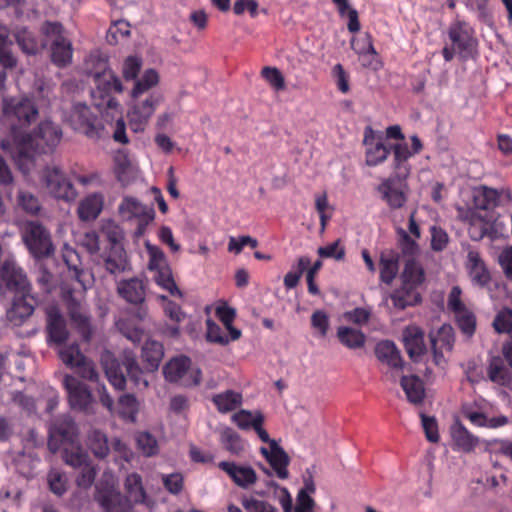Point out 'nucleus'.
<instances>
[{
	"instance_id": "20e7f679",
	"label": "nucleus",
	"mask_w": 512,
	"mask_h": 512,
	"mask_svg": "<svg viewBox=\"0 0 512 512\" xmlns=\"http://www.w3.org/2000/svg\"><path fill=\"white\" fill-rule=\"evenodd\" d=\"M92 78L94 88L91 90V98L94 106L105 109H116L118 101L113 97L123 91L121 80L115 75L105 59H97L95 67L88 71Z\"/></svg>"
},
{
	"instance_id": "423d86ee",
	"label": "nucleus",
	"mask_w": 512,
	"mask_h": 512,
	"mask_svg": "<svg viewBox=\"0 0 512 512\" xmlns=\"http://www.w3.org/2000/svg\"><path fill=\"white\" fill-rule=\"evenodd\" d=\"M102 365L110 384L117 390H123L126 385V376L137 387H147L148 381L143 376V371L133 357L126 356L120 364L111 353L102 356Z\"/></svg>"
},
{
	"instance_id": "680f3d73",
	"label": "nucleus",
	"mask_w": 512,
	"mask_h": 512,
	"mask_svg": "<svg viewBox=\"0 0 512 512\" xmlns=\"http://www.w3.org/2000/svg\"><path fill=\"white\" fill-rule=\"evenodd\" d=\"M493 327L496 332L508 334L512 332V310L504 308L499 311L493 321Z\"/></svg>"
},
{
	"instance_id": "412c9836",
	"label": "nucleus",
	"mask_w": 512,
	"mask_h": 512,
	"mask_svg": "<svg viewBox=\"0 0 512 512\" xmlns=\"http://www.w3.org/2000/svg\"><path fill=\"white\" fill-rule=\"evenodd\" d=\"M433 362L442 370L445 368L446 360L444 353L451 352L454 346V330L451 325L443 324L436 332L430 334Z\"/></svg>"
},
{
	"instance_id": "13d9d810",
	"label": "nucleus",
	"mask_w": 512,
	"mask_h": 512,
	"mask_svg": "<svg viewBox=\"0 0 512 512\" xmlns=\"http://www.w3.org/2000/svg\"><path fill=\"white\" fill-rule=\"evenodd\" d=\"M490 221L484 216L480 215L476 221H472L468 226V234L471 240L480 241L485 236H491L492 231L489 229L488 224Z\"/></svg>"
},
{
	"instance_id": "49530a36",
	"label": "nucleus",
	"mask_w": 512,
	"mask_h": 512,
	"mask_svg": "<svg viewBox=\"0 0 512 512\" xmlns=\"http://www.w3.org/2000/svg\"><path fill=\"white\" fill-rule=\"evenodd\" d=\"M87 446L95 457L101 459L105 458L110 451L106 434L97 429L89 431Z\"/></svg>"
},
{
	"instance_id": "ddd939ff",
	"label": "nucleus",
	"mask_w": 512,
	"mask_h": 512,
	"mask_svg": "<svg viewBox=\"0 0 512 512\" xmlns=\"http://www.w3.org/2000/svg\"><path fill=\"white\" fill-rule=\"evenodd\" d=\"M41 182L47 192L56 199L71 202L77 197L72 182L57 166H46L41 172Z\"/></svg>"
},
{
	"instance_id": "cd10ccee",
	"label": "nucleus",
	"mask_w": 512,
	"mask_h": 512,
	"mask_svg": "<svg viewBox=\"0 0 512 512\" xmlns=\"http://www.w3.org/2000/svg\"><path fill=\"white\" fill-rule=\"evenodd\" d=\"M47 332L50 341L61 344L68 338V330L65 319L56 306H50L46 309Z\"/></svg>"
},
{
	"instance_id": "72a5a7b5",
	"label": "nucleus",
	"mask_w": 512,
	"mask_h": 512,
	"mask_svg": "<svg viewBox=\"0 0 512 512\" xmlns=\"http://www.w3.org/2000/svg\"><path fill=\"white\" fill-rule=\"evenodd\" d=\"M16 43L26 55H37L46 46L32 31L22 28L13 35Z\"/></svg>"
},
{
	"instance_id": "39448f33",
	"label": "nucleus",
	"mask_w": 512,
	"mask_h": 512,
	"mask_svg": "<svg viewBox=\"0 0 512 512\" xmlns=\"http://www.w3.org/2000/svg\"><path fill=\"white\" fill-rule=\"evenodd\" d=\"M159 82V75L156 70L148 69L141 78L137 79L131 90V98L134 101L131 111L141 115L144 120H149L154 114L157 106L163 101L161 92L153 90Z\"/></svg>"
},
{
	"instance_id": "09e8293b",
	"label": "nucleus",
	"mask_w": 512,
	"mask_h": 512,
	"mask_svg": "<svg viewBox=\"0 0 512 512\" xmlns=\"http://www.w3.org/2000/svg\"><path fill=\"white\" fill-rule=\"evenodd\" d=\"M125 489L134 503H145L146 492L142 485V478L138 473H131L126 477Z\"/></svg>"
},
{
	"instance_id": "7ed1b4c3",
	"label": "nucleus",
	"mask_w": 512,
	"mask_h": 512,
	"mask_svg": "<svg viewBox=\"0 0 512 512\" xmlns=\"http://www.w3.org/2000/svg\"><path fill=\"white\" fill-rule=\"evenodd\" d=\"M37 116L38 108L31 99L27 97L8 98L2 95L0 124L8 130V136L5 139H9L11 143L15 141L16 136L23 134Z\"/></svg>"
},
{
	"instance_id": "7c9ffc66",
	"label": "nucleus",
	"mask_w": 512,
	"mask_h": 512,
	"mask_svg": "<svg viewBox=\"0 0 512 512\" xmlns=\"http://www.w3.org/2000/svg\"><path fill=\"white\" fill-rule=\"evenodd\" d=\"M377 359L392 369H402L404 361L395 343L390 340H382L375 346Z\"/></svg>"
},
{
	"instance_id": "bb28decb",
	"label": "nucleus",
	"mask_w": 512,
	"mask_h": 512,
	"mask_svg": "<svg viewBox=\"0 0 512 512\" xmlns=\"http://www.w3.org/2000/svg\"><path fill=\"white\" fill-rule=\"evenodd\" d=\"M105 270L114 276L131 270V264L123 246H114L101 255Z\"/></svg>"
},
{
	"instance_id": "774afa93",
	"label": "nucleus",
	"mask_w": 512,
	"mask_h": 512,
	"mask_svg": "<svg viewBox=\"0 0 512 512\" xmlns=\"http://www.w3.org/2000/svg\"><path fill=\"white\" fill-rule=\"evenodd\" d=\"M263 78L277 91L285 88V80L279 69L275 67H264L261 72Z\"/></svg>"
},
{
	"instance_id": "37998d69",
	"label": "nucleus",
	"mask_w": 512,
	"mask_h": 512,
	"mask_svg": "<svg viewBox=\"0 0 512 512\" xmlns=\"http://www.w3.org/2000/svg\"><path fill=\"white\" fill-rule=\"evenodd\" d=\"M499 190L483 186L474 191L473 202L477 209L488 210L499 204Z\"/></svg>"
},
{
	"instance_id": "6ab92c4d",
	"label": "nucleus",
	"mask_w": 512,
	"mask_h": 512,
	"mask_svg": "<svg viewBox=\"0 0 512 512\" xmlns=\"http://www.w3.org/2000/svg\"><path fill=\"white\" fill-rule=\"evenodd\" d=\"M95 500L104 512H132L133 504L113 486L101 483L97 486Z\"/></svg>"
},
{
	"instance_id": "f704fd0d",
	"label": "nucleus",
	"mask_w": 512,
	"mask_h": 512,
	"mask_svg": "<svg viewBox=\"0 0 512 512\" xmlns=\"http://www.w3.org/2000/svg\"><path fill=\"white\" fill-rule=\"evenodd\" d=\"M380 280L391 284L399 271V254L395 251L383 252L379 261Z\"/></svg>"
},
{
	"instance_id": "f03ea898",
	"label": "nucleus",
	"mask_w": 512,
	"mask_h": 512,
	"mask_svg": "<svg viewBox=\"0 0 512 512\" xmlns=\"http://www.w3.org/2000/svg\"><path fill=\"white\" fill-rule=\"evenodd\" d=\"M0 278L14 293L12 305L6 312L7 319L12 325L20 326L33 314L38 303L31 293V284L24 270L13 260H6L1 265Z\"/></svg>"
},
{
	"instance_id": "4468645a",
	"label": "nucleus",
	"mask_w": 512,
	"mask_h": 512,
	"mask_svg": "<svg viewBox=\"0 0 512 512\" xmlns=\"http://www.w3.org/2000/svg\"><path fill=\"white\" fill-rule=\"evenodd\" d=\"M164 377L171 383L183 387H193L200 384L202 372L199 368L191 367V360L186 356L171 359L163 368Z\"/></svg>"
},
{
	"instance_id": "f3484780",
	"label": "nucleus",
	"mask_w": 512,
	"mask_h": 512,
	"mask_svg": "<svg viewBox=\"0 0 512 512\" xmlns=\"http://www.w3.org/2000/svg\"><path fill=\"white\" fill-rule=\"evenodd\" d=\"M119 214L124 220H138L137 235H142L146 227L154 220L155 210L152 206L143 205L137 199L126 197L119 205Z\"/></svg>"
},
{
	"instance_id": "f257e3e1",
	"label": "nucleus",
	"mask_w": 512,
	"mask_h": 512,
	"mask_svg": "<svg viewBox=\"0 0 512 512\" xmlns=\"http://www.w3.org/2000/svg\"><path fill=\"white\" fill-rule=\"evenodd\" d=\"M61 138L60 126L50 120H44L32 132L24 131L20 136H16L13 143L9 139H2L0 145L9 153L18 169L23 174H28L34 165V155L52 153Z\"/></svg>"
},
{
	"instance_id": "473e14b6",
	"label": "nucleus",
	"mask_w": 512,
	"mask_h": 512,
	"mask_svg": "<svg viewBox=\"0 0 512 512\" xmlns=\"http://www.w3.org/2000/svg\"><path fill=\"white\" fill-rule=\"evenodd\" d=\"M400 385L410 403L414 405L422 404L426 392L424 383L418 376L403 375L400 380Z\"/></svg>"
},
{
	"instance_id": "e2e57ef3",
	"label": "nucleus",
	"mask_w": 512,
	"mask_h": 512,
	"mask_svg": "<svg viewBox=\"0 0 512 512\" xmlns=\"http://www.w3.org/2000/svg\"><path fill=\"white\" fill-rule=\"evenodd\" d=\"M129 23L125 20H118L108 29L107 41L109 44H117L120 39H124L130 34Z\"/></svg>"
},
{
	"instance_id": "8fccbe9b",
	"label": "nucleus",
	"mask_w": 512,
	"mask_h": 512,
	"mask_svg": "<svg viewBox=\"0 0 512 512\" xmlns=\"http://www.w3.org/2000/svg\"><path fill=\"white\" fill-rule=\"evenodd\" d=\"M396 233L398 236V246L401 250L403 256L407 257V259H415L419 254L420 248L415 239H413L408 231H406L402 227H398L396 229Z\"/></svg>"
},
{
	"instance_id": "e433bc0d",
	"label": "nucleus",
	"mask_w": 512,
	"mask_h": 512,
	"mask_svg": "<svg viewBox=\"0 0 512 512\" xmlns=\"http://www.w3.org/2000/svg\"><path fill=\"white\" fill-rule=\"evenodd\" d=\"M393 306L398 310L415 306L421 302V295L417 289L401 285L390 295Z\"/></svg>"
},
{
	"instance_id": "dca6fc26",
	"label": "nucleus",
	"mask_w": 512,
	"mask_h": 512,
	"mask_svg": "<svg viewBox=\"0 0 512 512\" xmlns=\"http://www.w3.org/2000/svg\"><path fill=\"white\" fill-rule=\"evenodd\" d=\"M448 36L454 49L463 60L473 57L478 45L473 28L464 21L452 23L448 29Z\"/></svg>"
},
{
	"instance_id": "3c124183",
	"label": "nucleus",
	"mask_w": 512,
	"mask_h": 512,
	"mask_svg": "<svg viewBox=\"0 0 512 512\" xmlns=\"http://www.w3.org/2000/svg\"><path fill=\"white\" fill-rule=\"evenodd\" d=\"M223 447L233 455H239L244 450V442L240 435L232 428L226 427L220 434Z\"/></svg>"
},
{
	"instance_id": "1a4fd4ad",
	"label": "nucleus",
	"mask_w": 512,
	"mask_h": 512,
	"mask_svg": "<svg viewBox=\"0 0 512 512\" xmlns=\"http://www.w3.org/2000/svg\"><path fill=\"white\" fill-rule=\"evenodd\" d=\"M63 301L73 327L84 341L89 342L93 335V326L83 294L76 296L72 290H64Z\"/></svg>"
},
{
	"instance_id": "338daca9",
	"label": "nucleus",
	"mask_w": 512,
	"mask_h": 512,
	"mask_svg": "<svg viewBox=\"0 0 512 512\" xmlns=\"http://www.w3.org/2000/svg\"><path fill=\"white\" fill-rule=\"evenodd\" d=\"M311 326L317 331L320 337H325L328 333L330 320L324 310H316L311 315Z\"/></svg>"
},
{
	"instance_id": "a18cd8bd",
	"label": "nucleus",
	"mask_w": 512,
	"mask_h": 512,
	"mask_svg": "<svg viewBox=\"0 0 512 512\" xmlns=\"http://www.w3.org/2000/svg\"><path fill=\"white\" fill-rule=\"evenodd\" d=\"M212 402L220 413H227L235 410L242 404V394L234 390H226L214 395Z\"/></svg>"
},
{
	"instance_id": "9d476101",
	"label": "nucleus",
	"mask_w": 512,
	"mask_h": 512,
	"mask_svg": "<svg viewBox=\"0 0 512 512\" xmlns=\"http://www.w3.org/2000/svg\"><path fill=\"white\" fill-rule=\"evenodd\" d=\"M22 240L35 259L48 258L54 253L51 234L37 221H28L22 229Z\"/></svg>"
},
{
	"instance_id": "bf43d9fd",
	"label": "nucleus",
	"mask_w": 512,
	"mask_h": 512,
	"mask_svg": "<svg viewBox=\"0 0 512 512\" xmlns=\"http://www.w3.org/2000/svg\"><path fill=\"white\" fill-rule=\"evenodd\" d=\"M116 327L123 336L135 344L140 343L143 339V329L132 325L131 321L128 319H119L116 322Z\"/></svg>"
},
{
	"instance_id": "9b49d317",
	"label": "nucleus",
	"mask_w": 512,
	"mask_h": 512,
	"mask_svg": "<svg viewBox=\"0 0 512 512\" xmlns=\"http://www.w3.org/2000/svg\"><path fill=\"white\" fill-rule=\"evenodd\" d=\"M408 177L391 173L382 178L376 191L380 199L392 210L401 209L408 200Z\"/></svg>"
},
{
	"instance_id": "a19ab883",
	"label": "nucleus",
	"mask_w": 512,
	"mask_h": 512,
	"mask_svg": "<svg viewBox=\"0 0 512 512\" xmlns=\"http://www.w3.org/2000/svg\"><path fill=\"white\" fill-rule=\"evenodd\" d=\"M268 462L278 478H288L289 473L287 467L289 465L290 460L287 453L277 443V441L272 442V455Z\"/></svg>"
},
{
	"instance_id": "69168bd1",
	"label": "nucleus",
	"mask_w": 512,
	"mask_h": 512,
	"mask_svg": "<svg viewBox=\"0 0 512 512\" xmlns=\"http://www.w3.org/2000/svg\"><path fill=\"white\" fill-rule=\"evenodd\" d=\"M47 481L49 489L57 496H62L67 491V482L64 475L57 470H51L48 473Z\"/></svg>"
},
{
	"instance_id": "c9c22d12",
	"label": "nucleus",
	"mask_w": 512,
	"mask_h": 512,
	"mask_svg": "<svg viewBox=\"0 0 512 512\" xmlns=\"http://www.w3.org/2000/svg\"><path fill=\"white\" fill-rule=\"evenodd\" d=\"M402 285L417 289L425 280L422 265L416 259H407L401 274Z\"/></svg>"
},
{
	"instance_id": "4be33fe9",
	"label": "nucleus",
	"mask_w": 512,
	"mask_h": 512,
	"mask_svg": "<svg viewBox=\"0 0 512 512\" xmlns=\"http://www.w3.org/2000/svg\"><path fill=\"white\" fill-rule=\"evenodd\" d=\"M363 144L366 147L365 163L369 167L382 164L391 153L390 144L386 145L381 138H376L371 128L365 130Z\"/></svg>"
},
{
	"instance_id": "c03bdc74",
	"label": "nucleus",
	"mask_w": 512,
	"mask_h": 512,
	"mask_svg": "<svg viewBox=\"0 0 512 512\" xmlns=\"http://www.w3.org/2000/svg\"><path fill=\"white\" fill-rule=\"evenodd\" d=\"M490 380L502 386H508L512 382V375L505 367L504 359L500 356L492 357L488 365Z\"/></svg>"
},
{
	"instance_id": "ea45409f",
	"label": "nucleus",
	"mask_w": 512,
	"mask_h": 512,
	"mask_svg": "<svg viewBox=\"0 0 512 512\" xmlns=\"http://www.w3.org/2000/svg\"><path fill=\"white\" fill-rule=\"evenodd\" d=\"M149 271L153 273V280L158 286L167 290L172 296H182L181 291L173 279L172 270L169 264L158 268L149 269Z\"/></svg>"
},
{
	"instance_id": "4d7b16f0",
	"label": "nucleus",
	"mask_w": 512,
	"mask_h": 512,
	"mask_svg": "<svg viewBox=\"0 0 512 512\" xmlns=\"http://www.w3.org/2000/svg\"><path fill=\"white\" fill-rule=\"evenodd\" d=\"M101 232L110 244L109 248L114 246H123V230L113 220H107L102 223Z\"/></svg>"
},
{
	"instance_id": "6e6d98bb",
	"label": "nucleus",
	"mask_w": 512,
	"mask_h": 512,
	"mask_svg": "<svg viewBox=\"0 0 512 512\" xmlns=\"http://www.w3.org/2000/svg\"><path fill=\"white\" fill-rule=\"evenodd\" d=\"M351 46L354 52L363 58H374L377 54L373 46L372 37L368 33L360 37L353 38L351 41Z\"/></svg>"
},
{
	"instance_id": "79ce46f5",
	"label": "nucleus",
	"mask_w": 512,
	"mask_h": 512,
	"mask_svg": "<svg viewBox=\"0 0 512 512\" xmlns=\"http://www.w3.org/2000/svg\"><path fill=\"white\" fill-rule=\"evenodd\" d=\"M337 338L339 342L349 349H359L365 345V334L355 328L340 326L337 329Z\"/></svg>"
},
{
	"instance_id": "2f4dec72",
	"label": "nucleus",
	"mask_w": 512,
	"mask_h": 512,
	"mask_svg": "<svg viewBox=\"0 0 512 512\" xmlns=\"http://www.w3.org/2000/svg\"><path fill=\"white\" fill-rule=\"evenodd\" d=\"M390 148L393 152L392 173L408 177L411 171L408 160L413 156L408 144L404 142L390 144Z\"/></svg>"
},
{
	"instance_id": "b1692460",
	"label": "nucleus",
	"mask_w": 512,
	"mask_h": 512,
	"mask_svg": "<svg viewBox=\"0 0 512 512\" xmlns=\"http://www.w3.org/2000/svg\"><path fill=\"white\" fill-rule=\"evenodd\" d=\"M452 449L465 454L472 453L479 444V438L472 434L459 420L450 426Z\"/></svg>"
},
{
	"instance_id": "603ef678",
	"label": "nucleus",
	"mask_w": 512,
	"mask_h": 512,
	"mask_svg": "<svg viewBox=\"0 0 512 512\" xmlns=\"http://www.w3.org/2000/svg\"><path fill=\"white\" fill-rule=\"evenodd\" d=\"M119 414L126 420L136 421L139 404L136 397L132 394H124L119 398Z\"/></svg>"
},
{
	"instance_id": "052dcab7",
	"label": "nucleus",
	"mask_w": 512,
	"mask_h": 512,
	"mask_svg": "<svg viewBox=\"0 0 512 512\" xmlns=\"http://www.w3.org/2000/svg\"><path fill=\"white\" fill-rule=\"evenodd\" d=\"M139 450L145 456H153L158 452V443L156 438L149 432H140L136 437Z\"/></svg>"
},
{
	"instance_id": "c85d7f7f",
	"label": "nucleus",
	"mask_w": 512,
	"mask_h": 512,
	"mask_svg": "<svg viewBox=\"0 0 512 512\" xmlns=\"http://www.w3.org/2000/svg\"><path fill=\"white\" fill-rule=\"evenodd\" d=\"M117 292L128 303L142 304L146 297V286L142 279L132 277L121 280L117 285Z\"/></svg>"
},
{
	"instance_id": "4c0bfd02",
	"label": "nucleus",
	"mask_w": 512,
	"mask_h": 512,
	"mask_svg": "<svg viewBox=\"0 0 512 512\" xmlns=\"http://www.w3.org/2000/svg\"><path fill=\"white\" fill-rule=\"evenodd\" d=\"M164 356L163 345L155 340H147L142 346V360L149 371L156 370Z\"/></svg>"
},
{
	"instance_id": "a211bd4d",
	"label": "nucleus",
	"mask_w": 512,
	"mask_h": 512,
	"mask_svg": "<svg viewBox=\"0 0 512 512\" xmlns=\"http://www.w3.org/2000/svg\"><path fill=\"white\" fill-rule=\"evenodd\" d=\"M63 385L67 391L70 406L79 411L90 412L94 399L89 387L72 375H65Z\"/></svg>"
},
{
	"instance_id": "2eb2a0df",
	"label": "nucleus",
	"mask_w": 512,
	"mask_h": 512,
	"mask_svg": "<svg viewBox=\"0 0 512 512\" xmlns=\"http://www.w3.org/2000/svg\"><path fill=\"white\" fill-rule=\"evenodd\" d=\"M77 437L78 428L74 419L68 414L58 416L49 428L48 447L56 452L66 444L75 443Z\"/></svg>"
},
{
	"instance_id": "0e129e2a",
	"label": "nucleus",
	"mask_w": 512,
	"mask_h": 512,
	"mask_svg": "<svg viewBox=\"0 0 512 512\" xmlns=\"http://www.w3.org/2000/svg\"><path fill=\"white\" fill-rule=\"evenodd\" d=\"M486 451L494 455H503L512 460V441L492 439L486 443Z\"/></svg>"
},
{
	"instance_id": "c756f323",
	"label": "nucleus",
	"mask_w": 512,
	"mask_h": 512,
	"mask_svg": "<svg viewBox=\"0 0 512 512\" xmlns=\"http://www.w3.org/2000/svg\"><path fill=\"white\" fill-rule=\"evenodd\" d=\"M63 261L71 271L72 277L81 284L83 290H87L90 285V274L82 268L81 259L75 249L65 245L62 252Z\"/></svg>"
},
{
	"instance_id": "393cba45",
	"label": "nucleus",
	"mask_w": 512,
	"mask_h": 512,
	"mask_svg": "<svg viewBox=\"0 0 512 512\" xmlns=\"http://www.w3.org/2000/svg\"><path fill=\"white\" fill-rule=\"evenodd\" d=\"M14 45L9 36V31L5 26H0V93L5 89L6 69L14 68L17 65V59L12 52Z\"/></svg>"
},
{
	"instance_id": "5fc2aeb1",
	"label": "nucleus",
	"mask_w": 512,
	"mask_h": 512,
	"mask_svg": "<svg viewBox=\"0 0 512 512\" xmlns=\"http://www.w3.org/2000/svg\"><path fill=\"white\" fill-rule=\"evenodd\" d=\"M17 204L24 212L33 216L38 215L41 210L39 199L29 191L18 192Z\"/></svg>"
},
{
	"instance_id": "aec40b11",
	"label": "nucleus",
	"mask_w": 512,
	"mask_h": 512,
	"mask_svg": "<svg viewBox=\"0 0 512 512\" xmlns=\"http://www.w3.org/2000/svg\"><path fill=\"white\" fill-rule=\"evenodd\" d=\"M465 269L473 286L489 288L492 280L491 273L480 252L470 246L467 249Z\"/></svg>"
},
{
	"instance_id": "5701e85b",
	"label": "nucleus",
	"mask_w": 512,
	"mask_h": 512,
	"mask_svg": "<svg viewBox=\"0 0 512 512\" xmlns=\"http://www.w3.org/2000/svg\"><path fill=\"white\" fill-rule=\"evenodd\" d=\"M402 341L410 359L420 361L426 353L424 331L416 325H409L402 332Z\"/></svg>"
},
{
	"instance_id": "58836bf2",
	"label": "nucleus",
	"mask_w": 512,
	"mask_h": 512,
	"mask_svg": "<svg viewBox=\"0 0 512 512\" xmlns=\"http://www.w3.org/2000/svg\"><path fill=\"white\" fill-rule=\"evenodd\" d=\"M103 208V198L92 194L84 198L78 206V216L83 221H91L98 217Z\"/></svg>"
},
{
	"instance_id": "864d4df0",
	"label": "nucleus",
	"mask_w": 512,
	"mask_h": 512,
	"mask_svg": "<svg viewBox=\"0 0 512 512\" xmlns=\"http://www.w3.org/2000/svg\"><path fill=\"white\" fill-rule=\"evenodd\" d=\"M460 331L468 338L472 337L476 330V316L468 308L454 315Z\"/></svg>"
},
{
	"instance_id": "f8f14e48",
	"label": "nucleus",
	"mask_w": 512,
	"mask_h": 512,
	"mask_svg": "<svg viewBox=\"0 0 512 512\" xmlns=\"http://www.w3.org/2000/svg\"><path fill=\"white\" fill-rule=\"evenodd\" d=\"M58 354L62 362L74 369L79 377L91 382H98L99 373L95 363L81 352L78 344L72 343L61 346Z\"/></svg>"
},
{
	"instance_id": "de8ad7c7",
	"label": "nucleus",
	"mask_w": 512,
	"mask_h": 512,
	"mask_svg": "<svg viewBox=\"0 0 512 512\" xmlns=\"http://www.w3.org/2000/svg\"><path fill=\"white\" fill-rule=\"evenodd\" d=\"M63 449V459L65 463L74 468H81L88 464L89 456L87 452L75 443L66 444Z\"/></svg>"
},
{
	"instance_id": "a878e982",
	"label": "nucleus",
	"mask_w": 512,
	"mask_h": 512,
	"mask_svg": "<svg viewBox=\"0 0 512 512\" xmlns=\"http://www.w3.org/2000/svg\"><path fill=\"white\" fill-rule=\"evenodd\" d=\"M218 467L241 488H248L257 481L255 470L249 465H239L235 462L221 461Z\"/></svg>"
},
{
	"instance_id": "0eeeda50",
	"label": "nucleus",
	"mask_w": 512,
	"mask_h": 512,
	"mask_svg": "<svg viewBox=\"0 0 512 512\" xmlns=\"http://www.w3.org/2000/svg\"><path fill=\"white\" fill-rule=\"evenodd\" d=\"M101 109L82 102L74 103L66 116V121L76 132L97 140L104 131V124L100 118Z\"/></svg>"
},
{
	"instance_id": "6e6552de",
	"label": "nucleus",
	"mask_w": 512,
	"mask_h": 512,
	"mask_svg": "<svg viewBox=\"0 0 512 512\" xmlns=\"http://www.w3.org/2000/svg\"><path fill=\"white\" fill-rule=\"evenodd\" d=\"M50 44L51 60L58 67H65L72 61L73 49L70 40L63 35V25L60 22L46 21L41 27Z\"/></svg>"
}]
</instances>
